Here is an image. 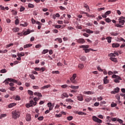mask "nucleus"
I'll list each match as a JSON object with an SVG mask.
<instances>
[{
    "instance_id": "50",
    "label": "nucleus",
    "mask_w": 125,
    "mask_h": 125,
    "mask_svg": "<svg viewBox=\"0 0 125 125\" xmlns=\"http://www.w3.org/2000/svg\"><path fill=\"white\" fill-rule=\"evenodd\" d=\"M61 87H62V88H66V87H68V85L67 84H64L62 85Z\"/></svg>"
},
{
    "instance_id": "33",
    "label": "nucleus",
    "mask_w": 125,
    "mask_h": 125,
    "mask_svg": "<svg viewBox=\"0 0 125 125\" xmlns=\"http://www.w3.org/2000/svg\"><path fill=\"white\" fill-rule=\"evenodd\" d=\"M108 56H109V57H116L115 54L113 53H111L110 54H109Z\"/></svg>"
},
{
    "instance_id": "37",
    "label": "nucleus",
    "mask_w": 125,
    "mask_h": 125,
    "mask_svg": "<svg viewBox=\"0 0 125 125\" xmlns=\"http://www.w3.org/2000/svg\"><path fill=\"white\" fill-rule=\"evenodd\" d=\"M7 72V71H6V69H1L0 70V73H6Z\"/></svg>"
},
{
    "instance_id": "26",
    "label": "nucleus",
    "mask_w": 125,
    "mask_h": 125,
    "mask_svg": "<svg viewBox=\"0 0 125 125\" xmlns=\"http://www.w3.org/2000/svg\"><path fill=\"white\" fill-rule=\"evenodd\" d=\"M109 83V80L108 79H104V84H107Z\"/></svg>"
},
{
    "instance_id": "46",
    "label": "nucleus",
    "mask_w": 125,
    "mask_h": 125,
    "mask_svg": "<svg viewBox=\"0 0 125 125\" xmlns=\"http://www.w3.org/2000/svg\"><path fill=\"white\" fill-rule=\"evenodd\" d=\"M25 10V7L21 6L20 8V11L21 12H22V11H24Z\"/></svg>"
},
{
    "instance_id": "1",
    "label": "nucleus",
    "mask_w": 125,
    "mask_h": 125,
    "mask_svg": "<svg viewBox=\"0 0 125 125\" xmlns=\"http://www.w3.org/2000/svg\"><path fill=\"white\" fill-rule=\"evenodd\" d=\"M40 100L39 98L35 97L33 100H30L29 103L26 104L25 106L26 108H30V107H33V106H36L37 105V101Z\"/></svg>"
},
{
    "instance_id": "13",
    "label": "nucleus",
    "mask_w": 125,
    "mask_h": 125,
    "mask_svg": "<svg viewBox=\"0 0 125 125\" xmlns=\"http://www.w3.org/2000/svg\"><path fill=\"white\" fill-rule=\"evenodd\" d=\"M106 40H107V42H108V43H111V42H112V37H106Z\"/></svg>"
},
{
    "instance_id": "24",
    "label": "nucleus",
    "mask_w": 125,
    "mask_h": 125,
    "mask_svg": "<svg viewBox=\"0 0 125 125\" xmlns=\"http://www.w3.org/2000/svg\"><path fill=\"white\" fill-rule=\"evenodd\" d=\"M119 20V23L121 24V25H124L125 23V20Z\"/></svg>"
},
{
    "instance_id": "56",
    "label": "nucleus",
    "mask_w": 125,
    "mask_h": 125,
    "mask_svg": "<svg viewBox=\"0 0 125 125\" xmlns=\"http://www.w3.org/2000/svg\"><path fill=\"white\" fill-rule=\"evenodd\" d=\"M83 36H84V37H86V38H88V37L89 36L88 34L85 33L83 34Z\"/></svg>"
},
{
    "instance_id": "48",
    "label": "nucleus",
    "mask_w": 125,
    "mask_h": 125,
    "mask_svg": "<svg viewBox=\"0 0 125 125\" xmlns=\"http://www.w3.org/2000/svg\"><path fill=\"white\" fill-rule=\"evenodd\" d=\"M52 74H59L60 72L59 71H52Z\"/></svg>"
},
{
    "instance_id": "62",
    "label": "nucleus",
    "mask_w": 125,
    "mask_h": 125,
    "mask_svg": "<svg viewBox=\"0 0 125 125\" xmlns=\"http://www.w3.org/2000/svg\"><path fill=\"white\" fill-rule=\"evenodd\" d=\"M99 42L98 40H96L95 42H94V45H97Z\"/></svg>"
},
{
    "instance_id": "61",
    "label": "nucleus",
    "mask_w": 125,
    "mask_h": 125,
    "mask_svg": "<svg viewBox=\"0 0 125 125\" xmlns=\"http://www.w3.org/2000/svg\"><path fill=\"white\" fill-rule=\"evenodd\" d=\"M0 8L1 10H4L5 9V8L1 5H0Z\"/></svg>"
},
{
    "instance_id": "20",
    "label": "nucleus",
    "mask_w": 125,
    "mask_h": 125,
    "mask_svg": "<svg viewBox=\"0 0 125 125\" xmlns=\"http://www.w3.org/2000/svg\"><path fill=\"white\" fill-rule=\"evenodd\" d=\"M16 105V104L15 103H12L9 104L8 107L9 108H12V107H14Z\"/></svg>"
},
{
    "instance_id": "17",
    "label": "nucleus",
    "mask_w": 125,
    "mask_h": 125,
    "mask_svg": "<svg viewBox=\"0 0 125 125\" xmlns=\"http://www.w3.org/2000/svg\"><path fill=\"white\" fill-rule=\"evenodd\" d=\"M17 56H18V57H22V56H25V53H18Z\"/></svg>"
},
{
    "instance_id": "31",
    "label": "nucleus",
    "mask_w": 125,
    "mask_h": 125,
    "mask_svg": "<svg viewBox=\"0 0 125 125\" xmlns=\"http://www.w3.org/2000/svg\"><path fill=\"white\" fill-rule=\"evenodd\" d=\"M84 51L85 52V53H88V52H89V51H90V50H92V49L91 48H90V49H85L84 50Z\"/></svg>"
},
{
    "instance_id": "2",
    "label": "nucleus",
    "mask_w": 125,
    "mask_h": 125,
    "mask_svg": "<svg viewBox=\"0 0 125 125\" xmlns=\"http://www.w3.org/2000/svg\"><path fill=\"white\" fill-rule=\"evenodd\" d=\"M8 82H12V83H17L19 85H21L22 84V83L20 82H18L17 81L12 79L11 78H8L6 79L3 83H5V84H8Z\"/></svg>"
},
{
    "instance_id": "40",
    "label": "nucleus",
    "mask_w": 125,
    "mask_h": 125,
    "mask_svg": "<svg viewBox=\"0 0 125 125\" xmlns=\"http://www.w3.org/2000/svg\"><path fill=\"white\" fill-rule=\"evenodd\" d=\"M117 122L119 123V124H121L122 125H123V121L122 119H118L117 120Z\"/></svg>"
},
{
    "instance_id": "25",
    "label": "nucleus",
    "mask_w": 125,
    "mask_h": 125,
    "mask_svg": "<svg viewBox=\"0 0 125 125\" xmlns=\"http://www.w3.org/2000/svg\"><path fill=\"white\" fill-rule=\"evenodd\" d=\"M78 100H79V101H83V96H78Z\"/></svg>"
},
{
    "instance_id": "39",
    "label": "nucleus",
    "mask_w": 125,
    "mask_h": 125,
    "mask_svg": "<svg viewBox=\"0 0 125 125\" xmlns=\"http://www.w3.org/2000/svg\"><path fill=\"white\" fill-rule=\"evenodd\" d=\"M105 21H106L107 23H110L111 22V20L109 18L105 19Z\"/></svg>"
},
{
    "instance_id": "28",
    "label": "nucleus",
    "mask_w": 125,
    "mask_h": 125,
    "mask_svg": "<svg viewBox=\"0 0 125 125\" xmlns=\"http://www.w3.org/2000/svg\"><path fill=\"white\" fill-rule=\"evenodd\" d=\"M86 33H87L88 34H93V31L90 30V29H87L86 30Z\"/></svg>"
},
{
    "instance_id": "35",
    "label": "nucleus",
    "mask_w": 125,
    "mask_h": 125,
    "mask_svg": "<svg viewBox=\"0 0 125 125\" xmlns=\"http://www.w3.org/2000/svg\"><path fill=\"white\" fill-rule=\"evenodd\" d=\"M29 77L31 78V79H32V80H35L36 79L35 76H34L33 74L29 75Z\"/></svg>"
},
{
    "instance_id": "58",
    "label": "nucleus",
    "mask_w": 125,
    "mask_h": 125,
    "mask_svg": "<svg viewBox=\"0 0 125 125\" xmlns=\"http://www.w3.org/2000/svg\"><path fill=\"white\" fill-rule=\"evenodd\" d=\"M21 98L19 97V96H16L15 98V100H20Z\"/></svg>"
},
{
    "instance_id": "12",
    "label": "nucleus",
    "mask_w": 125,
    "mask_h": 125,
    "mask_svg": "<svg viewBox=\"0 0 125 125\" xmlns=\"http://www.w3.org/2000/svg\"><path fill=\"white\" fill-rule=\"evenodd\" d=\"M112 47L113 48H117V47H119L120 46V44L116 43H113L112 45Z\"/></svg>"
},
{
    "instance_id": "43",
    "label": "nucleus",
    "mask_w": 125,
    "mask_h": 125,
    "mask_svg": "<svg viewBox=\"0 0 125 125\" xmlns=\"http://www.w3.org/2000/svg\"><path fill=\"white\" fill-rule=\"evenodd\" d=\"M111 106L112 107H116V106H117V104H115L114 103H112L111 104Z\"/></svg>"
},
{
    "instance_id": "21",
    "label": "nucleus",
    "mask_w": 125,
    "mask_h": 125,
    "mask_svg": "<svg viewBox=\"0 0 125 125\" xmlns=\"http://www.w3.org/2000/svg\"><path fill=\"white\" fill-rule=\"evenodd\" d=\"M84 94H93V93L91 91H84L83 92Z\"/></svg>"
},
{
    "instance_id": "60",
    "label": "nucleus",
    "mask_w": 125,
    "mask_h": 125,
    "mask_svg": "<svg viewBox=\"0 0 125 125\" xmlns=\"http://www.w3.org/2000/svg\"><path fill=\"white\" fill-rule=\"evenodd\" d=\"M105 14L106 15H109V14H111V11H107L105 12Z\"/></svg>"
},
{
    "instance_id": "57",
    "label": "nucleus",
    "mask_w": 125,
    "mask_h": 125,
    "mask_svg": "<svg viewBox=\"0 0 125 125\" xmlns=\"http://www.w3.org/2000/svg\"><path fill=\"white\" fill-rule=\"evenodd\" d=\"M27 92H28V94H33V93H34V92L32 91H31L30 90H28L27 91Z\"/></svg>"
},
{
    "instance_id": "14",
    "label": "nucleus",
    "mask_w": 125,
    "mask_h": 125,
    "mask_svg": "<svg viewBox=\"0 0 125 125\" xmlns=\"http://www.w3.org/2000/svg\"><path fill=\"white\" fill-rule=\"evenodd\" d=\"M33 44H26L23 46L24 48H28V47H31Z\"/></svg>"
},
{
    "instance_id": "41",
    "label": "nucleus",
    "mask_w": 125,
    "mask_h": 125,
    "mask_svg": "<svg viewBox=\"0 0 125 125\" xmlns=\"http://www.w3.org/2000/svg\"><path fill=\"white\" fill-rule=\"evenodd\" d=\"M60 117H62V114H56V115H55L56 118H60Z\"/></svg>"
},
{
    "instance_id": "52",
    "label": "nucleus",
    "mask_w": 125,
    "mask_h": 125,
    "mask_svg": "<svg viewBox=\"0 0 125 125\" xmlns=\"http://www.w3.org/2000/svg\"><path fill=\"white\" fill-rule=\"evenodd\" d=\"M47 105H48V107H53V105H52V104H51V103H48L47 104Z\"/></svg>"
},
{
    "instance_id": "47",
    "label": "nucleus",
    "mask_w": 125,
    "mask_h": 125,
    "mask_svg": "<svg viewBox=\"0 0 125 125\" xmlns=\"http://www.w3.org/2000/svg\"><path fill=\"white\" fill-rule=\"evenodd\" d=\"M38 120H39V121H42V120H43V116H40L38 118Z\"/></svg>"
},
{
    "instance_id": "15",
    "label": "nucleus",
    "mask_w": 125,
    "mask_h": 125,
    "mask_svg": "<svg viewBox=\"0 0 125 125\" xmlns=\"http://www.w3.org/2000/svg\"><path fill=\"white\" fill-rule=\"evenodd\" d=\"M69 87H70L73 89H78L79 88V86L71 85V86H69Z\"/></svg>"
},
{
    "instance_id": "38",
    "label": "nucleus",
    "mask_w": 125,
    "mask_h": 125,
    "mask_svg": "<svg viewBox=\"0 0 125 125\" xmlns=\"http://www.w3.org/2000/svg\"><path fill=\"white\" fill-rule=\"evenodd\" d=\"M67 120L68 121H72V120H73V117L72 116H68L67 117Z\"/></svg>"
},
{
    "instance_id": "36",
    "label": "nucleus",
    "mask_w": 125,
    "mask_h": 125,
    "mask_svg": "<svg viewBox=\"0 0 125 125\" xmlns=\"http://www.w3.org/2000/svg\"><path fill=\"white\" fill-rule=\"evenodd\" d=\"M28 25V23L27 22H25L24 24H21L20 26H22V27H27Z\"/></svg>"
},
{
    "instance_id": "11",
    "label": "nucleus",
    "mask_w": 125,
    "mask_h": 125,
    "mask_svg": "<svg viewBox=\"0 0 125 125\" xmlns=\"http://www.w3.org/2000/svg\"><path fill=\"white\" fill-rule=\"evenodd\" d=\"M78 68H79L80 70L83 69V68H84V64H83V63H80L78 65Z\"/></svg>"
},
{
    "instance_id": "6",
    "label": "nucleus",
    "mask_w": 125,
    "mask_h": 125,
    "mask_svg": "<svg viewBox=\"0 0 125 125\" xmlns=\"http://www.w3.org/2000/svg\"><path fill=\"white\" fill-rule=\"evenodd\" d=\"M92 120L94 122H95V123H98L99 124H101L102 123V120L95 116L92 117Z\"/></svg>"
},
{
    "instance_id": "4",
    "label": "nucleus",
    "mask_w": 125,
    "mask_h": 125,
    "mask_svg": "<svg viewBox=\"0 0 125 125\" xmlns=\"http://www.w3.org/2000/svg\"><path fill=\"white\" fill-rule=\"evenodd\" d=\"M76 78H77V74H73L72 75V77L70 79V81L71 83L75 84L78 83V81L76 80Z\"/></svg>"
},
{
    "instance_id": "63",
    "label": "nucleus",
    "mask_w": 125,
    "mask_h": 125,
    "mask_svg": "<svg viewBox=\"0 0 125 125\" xmlns=\"http://www.w3.org/2000/svg\"><path fill=\"white\" fill-rule=\"evenodd\" d=\"M115 97H116V98L117 99V100H120V95H116Z\"/></svg>"
},
{
    "instance_id": "19",
    "label": "nucleus",
    "mask_w": 125,
    "mask_h": 125,
    "mask_svg": "<svg viewBox=\"0 0 125 125\" xmlns=\"http://www.w3.org/2000/svg\"><path fill=\"white\" fill-rule=\"evenodd\" d=\"M58 41L59 43H62V38H57L55 39V41L56 42Z\"/></svg>"
},
{
    "instance_id": "22",
    "label": "nucleus",
    "mask_w": 125,
    "mask_h": 125,
    "mask_svg": "<svg viewBox=\"0 0 125 125\" xmlns=\"http://www.w3.org/2000/svg\"><path fill=\"white\" fill-rule=\"evenodd\" d=\"M19 23H20V21H19V20H18V19H17L15 21V25H19Z\"/></svg>"
},
{
    "instance_id": "32",
    "label": "nucleus",
    "mask_w": 125,
    "mask_h": 125,
    "mask_svg": "<svg viewBox=\"0 0 125 125\" xmlns=\"http://www.w3.org/2000/svg\"><path fill=\"white\" fill-rule=\"evenodd\" d=\"M48 52V49H44L42 52V54H45V53H47Z\"/></svg>"
},
{
    "instance_id": "51",
    "label": "nucleus",
    "mask_w": 125,
    "mask_h": 125,
    "mask_svg": "<svg viewBox=\"0 0 125 125\" xmlns=\"http://www.w3.org/2000/svg\"><path fill=\"white\" fill-rule=\"evenodd\" d=\"M59 8L61 10H65V9H66V8L62 6H61L59 7Z\"/></svg>"
},
{
    "instance_id": "10",
    "label": "nucleus",
    "mask_w": 125,
    "mask_h": 125,
    "mask_svg": "<svg viewBox=\"0 0 125 125\" xmlns=\"http://www.w3.org/2000/svg\"><path fill=\"white\" fill-rule=\"evenodd\" d=\"M26 120L27 122H30L31 120L32 119V118L31 117V114H27L26 116Z\"/></svg>"
},
{
    "instance_id": "16",
    "label": "nucleus",
    "mask_w": 125,
    "mask_h": 125,
    "mask_svg": "<svg viewBox=\"0 0 125 125\" xmlns=\"http://www.w3.org/2000/svg\"><path fill=\"white\" fill-rule=\"evenodd\" d=\"M110 60H111V61H113V62H118L117 58H116L110 57Z\"/></svg>"
},
{
    "instance_id": "9",
    "label": "nucleus",
    "mask_w": 125,
    "mask_h": 125,
    "mask_svg": "<svg viewBox=\"0 0 125 125\" xmlns=\"http://www.w3.org/2000/svg\"><path fill=\"white\" fill-rule=\"evenodd\" d=\"M120 91V88L119 87L115 88L113 91L111 92L112 94H116V93H118Z\"/></svg>"
},
{
    "instance_id": "44",
    "label": "nucleus",
    "mask_w": 125,
    "mask_h": 125,
    "mask_svg": "<svg viewBox=\"0 0 125 125\" xmlns=\"http://www.w3.org/2000/svg\"><path fill=\"white\" fill-rule=\"evenodd\" d=\"M12 12L14 15H16L17 14V12L14 10H12Z\"/></svg>"
},
{
    "instance_id": "23",
    "label": "nucleus",
    "mask_w": 125,
    "mask_h": 125,
    "mask_svg": "<svg viewBox=\"0 0 125 125\" xmlns=\"http://www.w3.org/2000/svg\"><path fill=\"white\" fill-rule=\"evenodd\" d=\"M20 29H19V28L18 27H15L14 28V29H13V32H19V30Z\"/></svg>"
},
{
    "instance_id": "49",
    "label": "nucleus",
    "mask_w": 125,
    "mask_h": 125,
    "mask_svg": "<svg viewBox=\"0 0 125 125\" xmlns=\"http://www.w3.org/2000/svg\"><path fill=\"white\" fill-rule=\"evenodd\" d=\"M12 45H13V43H11L10 44H7L6 45V48H8V47H10V46H12Z\"/></svg>"
},
{
    "instance_id": "27",
    "label": "nucleus",
    "mask_w": 125,
    "mask_h": 125,
    "mask_svg": "<svg viewBox=\"0 0 125 125\" xmlns=\"http://www.w3.org/2000/svg\"><path fill=\"white\" fill-rule=\"evenodd\" d=\"M77 114L78 115H84L85 116V115H86V113L85 112H83L82 111H79L77 112Z\"/></svg>"
},
{
    "instance_id": "18",
    "label": "nucleus",
    "mask_w": 125,
    "mask_h": 125,
    "mask_svg": "<svg viewBox=\"0 0 125 125\" xmlns=\"http://www.w3.org/2000/svg\"><path fill=\"white\" fill-rule=\"evenodd\" d=\"M88 47H89V45H83L80 46L81 48H88Z\"/></svg>"
},
{
    "instance_id": "30",
    "label": "nucleus",
    "mask_w": 125,
    "mask_h": 125,
    "mask_svg": "<svg viewBox=\"0 0 125 125\" xmlns=\"http://www.w3.org/2000/svg\"><path fill=\"white\" fill-rule=\"evenodd\" d=\"M28 7H30V8H34L35 7V5L33 4L28 3Z\"/></svg>"
},
{
    "instance_id": "45",
    "label": "nucleus",
    "mask_w": 125,
    "mask_h": 125,
    "mask_svg": "<svg viewBox=\"0 0 125 125\" xmlns=\"http://www.w3.org/2000/svg\"><path fill=\"white\" fill-rule=\"evenodd\" d=\"M66 101L67 102H71V103H73L74 102V101H73L72 99H67L66 100Z\"/></svg>"
},
{
    "instance_id": "3",
    "label": "nucleus",
    "mask_w": 125,
    "mask_h": 125,
    "mask_svg": "<svg viewBox=\"0 0 125 125\" xmlns=\"http://www.w3.org/2000/svg\"><path fill=\"white\" fill-rule=\"evenodd\" d=\"M12 118L13 119H15V120H16L17 118H19V117H20V111L19 110L12 111Z\"/></svg>"
},
{
    "instance_id": "55",
    "label": "nucleus",
    "mask_w": 125,
    "mask_h": 125,
    "mask_svg": "<svg viewBox=\"0 0 125 125\" xmlns=\"http://www.w3.org/2000/svg\"><path fill=\"white\" fill-rule=\"evenodd\" d=\"M35 47L36 48H40V47H42V45L41 44L36 45H35Z\"/></svg>"
},
{
    "instance_id": "53",
    "label": "nucleus",
    "mask_w": 125,
    "mask_h": 125,
    "mask_svg": "<svg viewBox=\"0 0 125 125\" xmlns=\"http://www.w3.org/2000/svg\"><path fill=\"white\" fill-rule=\"evenodd\" d=\"M115 27H117L118 28H122V27H123V26H122L119 24H115Z\"/></svg>"
},
{
    "instance_id": "42",
    "label": "nucleus",
    "mask_w": 125,
    "mask_h": 125,
    "mask_svg": "<svg viewBox=\"0 0 125 125\" xmlns=\"http://www.w3.org/2000/svg\"><path fill=\"white\" fill-rule=\"evenodd\" d=\"M97 69L98 70V71H100V72H103V70H102V69H101V67H100V66H98L97 67Z\"/></svg>"
},
{
    "instance_id": "64",
    "label": "nucleus",
    "mask_w": 125,
    "mask_h": 125,
    "mask_svg": "<svg viewBox=\"0 0 125 125\" xmlns=\"http://www.w3.org/2000/svg\"><path fill=\"white\" fill-rule=\"evenodd\" d=\"M125 18L124 17H121L118 20H125Z\"/></svg>"
},
{
    "instance_id": "59",
    "label": "nucleus",
    "mask_w": 125,
    "mask_h": 125,
    "mask_svg": "<svg viewBox=\"0 0 125 125\" xmlns=\"http://www.w3.org/2000/svg\"><path fill=\"white\" fill-rule=\"evenodd\" d=\"M1 119H2V118H4V117H6V114H1Z\"/></svg>"
},
{
    "instance_id": "8",
    "label": "nucleus",
    "mask_w": 125,
    "mask_h": 125,
    "mask_svg": "<svg viewBox=\"0 0 125 125\" xmlns=\"http://www.w3.org/2000/svg\"><path fill=\"white\" fill-rule=\"evenodd\" d=\"M77 42L78 43H84L85 41L83 38H80L79 39L76 40Z\"/></svg>"
},
{
    "instance_id": "29",
    "label": "nucleus",
    "mask_w": 125,
    "mask_h": 125,
    "mask_svg": "<svg viewBox=\"0 0 125 125\" xmlns=\"http://www.w3.org/2000/svg\"><path fill=\"white\" fill-rule=\"evenodd\" d=\"M50 86V85H44V86H43L42 87V89H46V88H48Z\"/></svg>"
},
{
    "instance_id": "34",
    "label": "nucleus",
    "mask_w": 125,
    "mask_h": 125,
    "mask_svg": "<svg viewBox=\"0 0 125 125\" xmlns=\"http://www.w3.org/2000/svg\"><path fill=\"white\" fill-rule=\"evenodd\" d=\"M110 34L111 36H118L119 35V33L117 32H112Z\"/></svg>"
},
{
    "instance_id": "54",
    "label": "nucleus",
    "mask_w": 125,
    "mask_h": 125,
    "mask_svg": "<svg viewBox=\"0 0 125 125\" xmlns=\"http://www.w3.org/2000/svg\"><path fill=\"white\" fill-rule=\"evenodd\" d=\"M55 28H56L57 29H60V28H61V25H56L55 26Z\"/></svg>"
},
{
    "instance_id": "7",
    "label": "nucleus",
    "mask_w": 125,
    "mask_h": 125,
    "mask_svg": "<svg viewBox=\"0 0 125 125\" xmlns=\"http://www.w3.org/2000/svg\"><path fill=\"white\" fill-rule=\"evenodd\" d=\"M30 33H31V31H30V30H28L27 31L24 32L23 33V32H21V33H18V35H19V36H21V37H22V36H23V35H24V36H26V35H29Z\"/></svg>"
},
{
    "instance_id": "5",
    "label": "nucleus",
    "mask_w": 125,
    "mask_h": 125,
    "mask_svg": "<svg viewBox=\"0 0 125 125\" xmlns=\"http://www.w3.org/2000/svg\"><path fill=\"white\" fill-rule=\"evenodd\" d=\"M112 78L113 79H116L114 80V82L115 83H120V81H122V78H121V77H120V76H117L116 75H113Z\"/></svg>"
}]
</instances>
